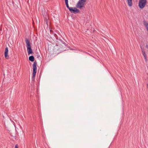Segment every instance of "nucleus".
I'll return each mask as SVG.
<instances>
[{
	"label": "nucleus",
	"mask_w": 148,
	"mask_h": 148,
	"mask_svg": "<svg viewBox=\"0 0 148 148\" xmlns=\"http://www.w3.org/2000/svg\"><path fill=\"white\" fill-rule=\"evenodd\" d=\"M25 41L26 44L27 53L28 55H29L32 53V51L31 47L30 42L29 40L27 38H25Z\"/></svg>",
	"instance_id": "obj_1"
},
{
	"label": "nucleus",
	"mask_w": 148,
	"mask_h": 148,
	"mask_svg": "<svg viewBox=\"0 0 148 148\" xmlns=\"http://www.w3.org/2000/svg\"><path fill=\"white\" fill-rule=\"evenodd\" d=\"M37 65L36 62V61L34 62L33 64V76L32 77V79L33 80H34L37 72Z\"/></svg>",
	"instance_id": "obj_2"
},
{
	"label": "nucleus",
	"mask_w": 148,
	"mask_h": 148,
	"mask_svg": "<svg viewBox=\"0 0 148 148\" xmlns=\"http://www.w3.org/2000/svg\"><path fill=\"white\" fill-rule=\"evenodd\" d=\"M86 0H79L76 5V7L78 8L81 9L84 7Z\"/></svg>",
	"instance_id": "obj_3"
},
{
	"label": "nucleus",
	"mask_w": 148,
	"mask_h": 148,
	"mask_svg": "<svg viewBox=\"0 0 148 148\" xmlns=\"http://www.w3.org/2000/svg\"><path fill=\"white\" fill-rule=\"evenodd\" d=\"M146 3V0H139L138 6L140 8L143 9L145 6Z\"/></svg>",
	"instance_id": "obj_4"
},
{
	"label": "nucleus",
	"mask_w": 148,
	"mask_h": 148,
	"mask_svg": "<svg viewBox=\"0 0 148 148\" xmlns=\"http://www.w3.org/2000/svg\"><path fill=\"white\" fill-rule=\"evenodd\" d=\"M70 11L72 13H75V12L78 13L79 12V10L76 8H73L72 7Z\"/></svg>",
	"instance_id": "obj_5"
},
{
	"label": "nucleus",
	"mask_w": 148,
	"mask_h": 148,
	"mask_svg": "<svg viewBox=\"0 0 148 148\" xmlns=\"http://www.w3.org/2000/svg\"><path fill=\"white\" fill-rule=\"evenodd\" d=\"M8 48L6 47L5 50V58L7 59H8L9 58V56L8 55Z\"/></svg>",
	"instance_id": "obj_6"
},
{
	"label": "nucleus",
	"mask_w": 148,
	"mask_h": 148,
	"mask_svg": "<svg viewBox=\"0 0 148 148\" xmlns=\"http://www.w3.org/2000/svg\"><path fill=\"white\" fill-rule=\"evenodd\" d=\"M142 52L143 54V56H144L145 59L146 61L147 60V56H146V55L145 53V51L144 50L142 49Z\"/></svg>",
	"instance_id": "obj_7"
},
{
	"label": "nucleus",
	"mask_w": 148,
	"mask_h": 148,
	"mask_svg": "<svg viewBox=\"0 0 148 148\" xmlns=\"http://www.w3.org/2000/svg\"><path fill=\"white\" fill-rule=\"evenodd\" d=\"M132 0H127V2L128 3V5L130 7H131L132 5Z\"/></svg>",
	"instance_id": "obj_8"
},
{
	"label": "nucleus",
	"mask_w": 148,
	"mask_h": 148,
	"mask_svg": "<svg viewBox=\"0 0 148 148\" xmlns=\"http://www.w3.org/2000/svg\"><path fill=\"white\" fill-rule=\"evenodd\" d=\"M29 60L32 61L33 62L34 61V57L33 56H31L29 57Z\"/></svg>",
	"instance_id": "obj_9"
},
{
	"label": "nucleus",
	"mask_w": 148,
	"mask_h": 148,
	"mask_svg": "<svg viewBox=\"0 0 148 148\" xmlns=\"http://www.w3.org/2000/svg\"><path fill=\"white\" fill-rule=\"evenodd\" d=\"M66 5V7L69 9V10H70V9L72 7H69L68 5V3H65Z\"/></svg>",
	"instance_id": "obj_10"
},
{
	"label": "nucleus",
	"mask_w": 148,
	"mask_h": 148,
	"mask_svg": "<svg viewBox=\"0 0 148 148\" xmlns=\"http://www.w3.org/2000/svg\"><path fill=\"white\" fill-rule=\"evenodd\" d=\"M144 25L147 27H148V23L146 22H145Z\"/></svg>",
	"instance_id": "obj_11"
},
{
	"label": "nucleus",
	"mask_w": 148,
	"mask_h": 148,
	"mask_svg": "<svg viewBox=\"0 0 148 148\" xmlns=\"http://www.w3.org/2000/svg\"><path fill=\"white\" fill-rule=\"evenodd\" d=\"M15 148H18V145L16 144L15 145Z\"/></svg>",
	"instance_id": "obj_12"
},
{
	"label": "nucleus",
	"mask_w": 148,
	"mask_h": 148,
	"mask_svg": "<svg viewBox=\"0 0 148 148\" xmlns=\"http://www.w3.org/2000/svg\"><path fill=\"white\" fill-rule=\"evenodd\" d=\"M65 3H68V0H65Z\"/></svg>",
	"instance_id": "obj_13"
},
{
	"label": "nucleus",
	"mask_w": 148,
	"mask_h": 148,
	"mask_svg": "<svg viewBox=\"0 0 148 148\" xmlns=\"http://www.w3.org/2000/svg\"><path fill=\"white\" fill-rule=\"evenodd\" d=\"M146 48L148 49V45H147L146 46Z\"/></svg>",
	"instance_id": "obj_14"
},
{
	"label": "nucleus",
	"mask_w": 148,
	"mask_h": 148,
	"mask_svg": "<svg viewBox=\"0 0 148 148\" xmlns=\"http://www.w3.org/2000/svg\"><path fill=\"white\" fill-rule=\"evenodd\" d=\"M52 32V30H50V32Z\"/></svg>",
	"instance_id": "obj_15"
},
{
	"label": "nucleus",
	"mask_w": 148,
	"mask_h": 148,
	"mask_svg": "<svg viewBox=\"0 0 148 148\" xmlns=\"http://www.w3.org/2000/svg\"><path fill=\"white\" fill-rule=\"evenodd\" d=\"M147 86H148V84H147Z\"/></svg>",
	"instance_id": "obj_16"
}]
</instances>
